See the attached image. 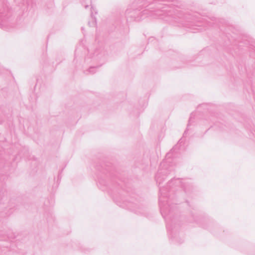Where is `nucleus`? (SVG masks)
I'll use <instances>...</instances> for the list:
<instances>
[{
    "label": "nucleus",
    "instance_id": "nucleus-4",
    "mask_svg": "<svg viewBox=\"0 0 255 255\" xmlns=\"http://www.w3.org/2000/svg\"><path fill=\"white\" fill-rule=\"evenodd\" d=\"M140 201L139 199L131 197L128 200L124 201L122 205H119L123 208H127L137 214H143L144 208Z\"/></svg>",
    "mask_w": 255,
    "mask_h": 255
},
{
    "label": "nucleus",
    "instance_id": "nucleus-2",
    "mask_svg": "<svg viewBox=\"0 0 255 255\" xmlns=\"http://www.w3.org/2000/svg\"><path fill=\"white\" fill-rule=\"evenodd\" d=\"M183 189L185 193L190 194L193 190L192 185L186 180L180 178L172 179L165 186L159 187V205L160 212L166 222L168 231L171 229V238L176 236L173 235V230L180 225V221L177 218L172 217V212L174 210L175 206L170 203V193L174 192L176 187Z\"/></svg>",
    "mask_w": 255,
    "mask_h": 255
},
{
    "label": "nucleus",
    "instance_id": "nucleus-3",
    "mask_svg": "<svg viewBox=\"0 0 255 255\" xmlns=\"http://www.w3.org/2000/svg\"><path fill=\"white\" fill-rule=\"evenodd\" d=\"M182 139H180L179 142L170 151L166 154L165 158L160 163L158 171L155 175V180L157 184L159 186L166 177L174 170V165L173 163V157L174 153L179 148V145L181 143Z\"/></svg>",
    "mask_w": 255,
    "mask_h": 255
},
{
    "label": "nucleus",
    "instance_id": "nucleus-8",
    "mask_svg": "<svg viewBox=\"0 0 255 255\" xmlns=\"http://www.w3.org/2000/svg\"><path fill=\"white\" fill-rule=\"evenodd\" d=\"M103 55L104 54L103 53L100 54L98 51H95L92 57H90V55H88L85 58V62L87 63H89V59H92L93 61H98L101 59Z\"/></svg>",
    "mask_w": 255,
    "mask_h": 255
},
{
    "label": "nucleus",
    "instance_id": "nucleus-5",
    "mask_svg": "<svg viewBox=\"0 0 255 255\" xmlns=\"http://www.w3.org/2000/svg\"><path fill=\"white\" fill-rule=\"evenodd\" d=\"M1 4L0 5V27L5 30H8L11 25L7 14L5 13L8 11V6L4 0H2Z\"/></svg>",
    "mask_w": 255,
    "mask_h": 255
},
{
    "label": "nucleus",
    "instance_id": "nucleus-10",
    "mask_svg": "<svg viewBox=\"0 0 255 255\" xmlns=\"http://www.w3.org/2000/svg\"><path fill=\"white\" fill-rule=\"evenodd\" d=\"M97 68V66H91L88 70L85 71V73L86 75L89 74H94L96 72V69Z\"/></svg>",
    "mask_w": 255,
    "mask_h": 255
},
{
    "label": "nucleus",
    "instance_id": "nucleus-9",
    "mask_svg": "<svg viewBox=\"0 0 255 255\" xmlns=\"http://www.w3.org/2000/svg\"><path fill=\"white\" fill-rule=\"evenodd\" d=\"M91 17L92 19V21H89L88 22V24L90 26H95L96 24V17L94 15V13L97 14L98 12L94 8L93 6L91 7Z\"/></svg>",
    "mask_w": 255,
    "mask_h": 255
},
{
    "label": "nucleus",
    "instance_id": "nucleus-1",
    "mask_svg": "<svg viewBox=\"0 0 255 255\" xmlns=\"http://www.w3.org/2000/svg\"><path fill=\"white\" fill-rule=\"evenodd\" d=\"M172 0H146L137 8H128L126 15L139 21L147 16L160 18L167 22L183 25H193L197 21L196 15L188 13L175 4H170Z\"/></svg>",
    "mask_w": 255,
    "mask_h": 255
},
{
    "label": "nucleus",
    "instance_id": "nucleus-6",
    "mask_svg": "<svg viewBox=\"0 0 255 255\" xmlns=\"http://www.w3.org/2000/svg\"><path fill=\"white\" fill-rule=\"evenodd\" d=\"M114 184V181L113 180H111L110 182L108 183L105 178H100L98 179V185L103 191H109V190H112V186Z\"/></svg>",
    "mask_w": 255,
    "mask_h": 255
},
{
    "label": "nucleus",
    "instance_id": "nucleus-13",
    "mask_svg": "<svg viewBox=\"0 0 255 255\" xmlns=\"http://www.w3.org/2000/svg\"><path fill=\"white\" fill-rule=\"evenodd\" d=\"M192 115H191V117L189 120V122H188V124L187 126L188 128H189V126L191 124V123L192 122Z\"/></svg>",
    "mask_w": 255,
    "mask_h": 255
},
{
    "label": "nucleus",
    "instance_id": "nucleus-7",
    "mask_svg": "<svg viewBox=\"0 0 255 255\" xmlns=\"http://www.w3.org/2000/svg\"><path fill=\"white\" fill-rule=\"evenodd\" d=\"M18 237H20L19 234L13 232L10 229L0 231V238L14 239Z\"/></svg>",
    "mask_w": 255,
    "mask_h": 255
},
{
    "label": "nucleus",
    "instance_id": "nucleus-15",
    "mask_svg": "<svg viewBox=\"0 0 255 255\" xmlns=\"http://www.w3.org/2000/svg\"><path fill=\"white\" fill-rule=\"evenodd\" d=\"M76 56H75V58H74V61L76 60Z\"/></svg>",
    "mask_w": 255,
    "mask_h": 255
},
{
    "label": "nucleus",
    "instance_id": "nucleus-12",
    "mask_svg": "<svg viewBox=\"0 0 255 255\" xmlns=\"http://www.w3.org/2000/svg\"><path fill=\"white\" fill-rule=\"evenodd\" d=\"M82 4L85 6L86 8L88 7V5L87 4L88 3L91 2V0H82Z\"/></svg>",
    "mask_w": 255,
    "mask_h": 255
},
{
    "label": "nucleus",
    "instance_id": "nucleus-11",
    "mask_svg": "<svg viewBox=\"0 0 255 255\" xmlns=\"http://www.w3.org/2000/svg\"><path fill=\"white\" fill-rule=\"evenodd\" d=\"M17 3H21L23 5H29L30 0H15Z\"/></svg>",
    "mask_w": 255,
    "mask_h": 255
},
{
    "label": "nucleus",
    "instance_id": "nucleus-14",
    "mask_svg": "<svg viewBox=\"0 0 255 255\" xmlns=\"http://www.w3.org/2000/svg\"><path fill=\"white\" fill-rule=\"evenodd\" d=\"M186 132H187V131H186V130H185V131H184V135L185 134H186Z\"/></svg>",
    "mask_w": 255,
    "mask_h": 255
}]
</instances>
